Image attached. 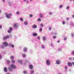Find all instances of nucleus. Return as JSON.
<instances>
[{
	"label": "nucleus",
	"instance_id": "58836bf2",
	"mask_svg": "<svg viewBox=\"0 0 74 74\" xmlns=\"http://www.w3.org/2000/svg\"><path fill=\"white\" fill-rule=\"evenodd\" d=\"M67 38L66 37H64V41H66V40H67Z\"/></svg>",
	"mask_w": 74,
	"mask_h": 74
},
{
	"label": "nucleus",
	"instance_id": "a878e982",
	"mask_svg": "<svg viewBox=\"0 0 74 74\" xmlns=\"http://www.w3.org/2000/svg\"><path fill=\"white\" fill-rule=\"evenodd\" d=\"M24 60V61L26 63L29 62V61H28L26 59Z\"/></svg>",
	"mask_w": 74,
	"mask_h": 74
},
{
	"label": "nucleus",
	"instance_id": "c03bdc74",
	"mask_svg": "<svg viewBox=\"0 0 74 74\" xmlns=\"http://www.w3.org/2000/svg\"><path fill=\"white\" fill-rule=\"evenodd\" d=\"M69 60H72V57H70L69 58Z\"/></svg>",
	"mask_w": 74,
	"mask_h": 74
},
{
	"label": "nucleus",
	"instance_id": "e433bc0d",
	"mask_svg": "<svg viewBox=\"0 0 74 74\" xmlns=\"http://www.w3.org/2000/svg\"><path fill=\"white\" fill-rule=\"evenodd\" d=\"M62 7H63V5H60L59 8H62Z\"/></svg>",
	"mask_w": 74,
	"mask_h": 74
},
{
	"label": "nucleus",
	"instance_id": "1a4fd4ad",
	"mask_svg": "<svg viewBox=\"0 0 74 74\" xmlns=\"http://www.w3.org/2000/svg\"><path fill=\"white\" fill-rule=\"evenodd\" d=\"M29 68L30 69L32 70L33 69V65L30 64L29 66Z\"/></svg>",
	"mask_w": 74,
	"mask_h": 74
},
{
	"label": "nucleus",
	"instance_id": "49530a36",
	"mask_svg": "<svg viewBox=\"0 0 74 74\" xmlns=\"http://www.w3.org/2000/svg\"><path fill=\"white\" fill-rule=\"evenodd\" d=\"M50 45H51V47H53V45L52 43H51Z\"/></svg>",
	"mask_w": 74,
	"mask_h": 74
},
{
	"label": "nucleus",
	"instance_id": "0e129e2a",
	"mask_svg": "<svg viewBox=\"0 0 74 74\" xmlns=\"http://www.w3.org/2000/svg\"><path fill=\"white\" fill-rule=\"evenodd\" d=\"M2 1L4 2V3H5V1L4 0H2Z\"/></svg>",
	"mask_w": 74,
	"mask_h": 74
},
{
	"label": "nucleus",
	"instance_id": "a211bd4d",
	"mask_svg": "<svg viewBox=\"0 0 74 74\" xmlns=\"http://www.w3.org/2000/svg\"><path fill=\"white\" fill-rule=\"evenodd\" d=\"M11 62L12 63V64H14L15 63V60H12Z\"/></svg>",
	"mask_w": 74,
	"mask_h": 74
},
{
	"label": "nucleus",
	"instance_id": "c85d7f7f",
	"mask_svg": "<svg viewBox=\"0 0 74 74\" xmlns=\"http://www.w3.org/2000/svg\"><path fill=\"white\" fill-rule=\"evenodd\" d=\"M10 47H11L12 48H14V45L13 44L11 45H10Z\"/></svg>",
	"mask_w": 74,
	"mask_h": 74
},
{
	"label": "nucleus",
	"instance_id": "dca6fc26",
	"mask_svg": "<svg viewBox=\"0 0 74 74\" xmlns=\"http://www.w3.org/2000/svg\"><path fill=\"white\" fill-rule=\"evenodd\" d=\"M24 24L25 25H28V23L27 21H25L24 22Z\"/></svg>",
	"mask_w": 74,
	"mask_h": 74
},
{
	"label": "nucleus",
	"instance_id": "774afa93",
	"mask_svg": "<svg viewBox=\"0 0 74 74\" xmlns=\"http://www.w3.org/2000/svg\"><path fill=\"white\" fill-rule=\"evenodd\" d=\"M73 18H74V15H73Z\"/></svg>",
	"mask_w": 74,
	"mask_h": 74
},
{
	"label": "nucleus",
	"instance_id": "20e7f679",
	"mask_svg": "<svg viewBox=\"0 0 74 74\" xmlns=\"http://www.w3.org/2000/svg\"><path fill=\"white\" fill-rule=\"evenodd\" d=\"M3 45L5 47H7L8 46V42H4L3 43Z\"/></svg>",
	"mask_w": 74,
	"mask_h": 74
},
{
	"label": "nucleus",
	"instance_id": "5701e85b",
	"mask_svg": "<svg viewBox=\"0 0 74 74\" xmlns=\"http://www.w3.org/2000/svg\"><path fill=\"white\" fill-rule=\"evenodd\" d=\"M34 72V70H32L30 71L31 73V74H33Z\"/></svg>",
	"mask_w": 74,
	"mask_h": 74
},
{
	"label": "nucleus",
	"instance_id": "9b49d317",
	"mask_svg": "<svg viewBox=\"0 0 74 74\" xmlns=\"http://www.w3.org/2000/svg\"><path fill=\"white\" fill-rule=\"evenodd\" d=\"M37 25H32V27L33 29H36L37 27Z\"/></svg>",
	"mask_w": 74,
	"mask_h": 74
},
{
	"label": "nucleus",
	"instance_id": "6e6d98bb",
	"mask_svg": "<svg viewBox=\"0 0 74 74\" xmlns=\"http://www.w3.org/2000/svg\"><path fill=\"white\" fill-rule=\"evenodd\" d=\"M9 4L10 6H11V5H12V4H11V3H9Z\"/></svg>",
	"mask_w": 74,
	"mask_h": 74
},
{
	"label": "nucleus",
	"instance_id": "cd10ccee",
	"mask_svg": "<svg viewBox=\"0 0 74 74\" xmlns=\"http://www.w3.org/2000/svg\"><path fill=\"white\" fill-rule=\"evenodd\" d=\"M1 48H2V49H4V46H3V45H1Z\"/></svg>",
	"mask_w": 74,
	"mask_h": 74
},
{
	"label": "nucleus",
	"instance_id": "4c0bfd02",
	"mask_svg": "<svg viewBox=\"0 0 74 74\" xmlns=\"http://www.w3.org/2000/svg\"><path fill=\"white\" fill-rule=\"evenodd\" d=\"M29 17H30V18H32V17H33V14H30L29 16Z\"/></svg>",
	"mask_w": 74,
	"mask_h": 74
},
{
	"label": "nucleus",
	"instance_id": "603ef678",
	"mask_svg": "<svg viewBox=\"0 0 74 74\" xmlns=\"http://www.w3.org/2000/svg\"><path fill=\"white\" fill-rule=\"evenodd\" d=\"M67 10H69V6H68L66 8Z\"/></svg>",
	"mask_w": 74,
	"mask_h": 74
},
{
	"label": "nucleus",
	"instance_id": "f3484780",
	"mask_svg": "<svg viewBox=\"0 0 74 74\" xmlns=\"http://www.w3.org/2000/svg\"><path fill=\"white\" fill-rule=\"evenodd\" d=\"M27 48H26L25 47L23 49V51H24V52H26V51H27Z\"/></svg>",
	"mask_w": 74,
	"mask_h": 74
},
{
	"label": "nucleus",
	"instance_id": "e2e57ef3",
	"mask_svg": "<svg viewBox=\"0 0 74 74\" xmlns=\"http://www.w3.org/2000/svg\"><path fill=\"white\" fill-rule=\"evenodd\" d=\"M9 36V38H10V37H12V35H10Z\"/></svg>",
	"mask_w": 74,
	"mask_h": 74
},
{
	"label": "nucleus",
	"instance_id": "b1692460",
	"mask_svg": "<svg viewBox=\"0 0 74 74\" xmlns=\"http://www.w3.org/2000/svg\"><path fill=\"white\" fill-rule=\"evenodd\" d=\"M41 48L42 49H44V48H45V46L44 45H42L41 46Z\"/></svg>",
	"mask_w": 74,
	"mask_h": 74
},
{
	"label": "nucleus",
	"instance_id": "3c124183",
	"mask_svg": "<svg viewBox=\"0 0 74 74\" xmlns=\"http://www.w3.org/2000/svg\"><path fill=\"white\" fill-rule=\"evenodd\" d=\"M56 38V36H54L53 37V38Z\"/></svg>",
	"mask_w": 74,
	"mask_h": 74
},
{
	"label": "nucleus",
	"instance_id": "2f4dec72",
	"mask_svg": "<svg viewBox=\"0 0 74 74\" xmlns=\"http://www.w3.org/2000/svg\"><path fill=\"white\" fill-rule=\"evenodd\" d=\"M20 19L21 21H23V18H20Z\"/></svg>",
	"mask_w": 74,
	"mask_h": 74
},
{
	"label": "nucleus",
	"instance_id": "4468645a",
	"mask_svg": "<svg viewBox=\"0 0 74 74\" xmlns=\"http://www.w3.org/2000/svg\"><path fill=\"white\" fill-rule=\"evenodd\" d=\"M39 16L41 18H42V17L43 16V14L41 13H40L39 14Z\"/></svg>",
	"mask_w": 74,
	"mask_h": 74
},
{
	"label": "nucleus",
	"instance_id": "f257e3e1",
	"mask_svg": "<svg viewBox=\"0 0 74 74\" xmlns=\"http://www.w3.org/2000/svg\"><path fill=\"white\" fill-rule=\"evenodd\" d=\"M9 71L10 72H13L14 70L13 69H16V66L15 65L12 64L10 65V66L8 67Z\"/></svg>",
	"mask_w": 74,
	"mask_h": 74
},
{
	"label": "nucleus",
	"instance_id": "ea45409f",
	"mask_svg": "<svg viewBox=\"0 0 74 74\" xmlns=\"http://www.w3.org/2000/svg\"><path fill=\"white\" fill-rule=\"evenodd\" d=\"M2 58V55H0V60Z\"/></svg>",
	"mask_w": 74,
	"mask_h": 74
},
{
	"label": "nucleus",
	"instance_id": "412c9836",
	"mask_svg": "<svg viewBox=\"0 0 74 74\" xmlns=\"http://www.w3.org/2000/svg\"><path fill=\"white\" fill-rule=\"evenodd\" d=\"M43 40L44 41H45V40H46V38L45 36L43 37Z\"/></svg>",
	"mask_w": 74,
	"mask_h": 74
},
{
	"label": "nucleus",
	"instance_id": "5fc2aeb1",
	"mask_svg": "<svg viewBox=\"0 0 74 74\" xmlns=\"http://www.w3.org/2000/svg\"><path fill=\"white\" fill-rule=\"evenodd\" d=\"M29 1H26V3L27 4H29Z\"/></svg>",
	"mask_w": 74,
	"mask_h": 74
},
{
	"label": "nucleus",
	"instance_id": "0eeeda50",
	"mask_svg": "<svg viewBox=\"0 0 74 74\" xmlns=\"http://www.w3.org/2000/svg\"><path fill=\"white\" fill-rule=\"evenodd\" d=\"M46 64L49 66L50 65V62H49V60H47L46 61Z\"/></svg>",
	"mask_w": 74,
	"mask_h": 74
},
{
	"label": "nucleus",
	"instance_id": "bf43d9fd",
	"mask_svg": "<svg viewBox=\"0 0 74 74\" xmlns=\"http://www.w3.org/2000/svg\"><path fill=\"white\" fill-rule=\"evenodd\" d=\"M72 53L73 54V55H74V51H72Z\"/></svg>",
	"mask_w": 74,
	"mask_h": 74
},
{
	"label": "nucleus",
	"instance_id": "72a5a7b5",
	"mask_svg": "<svg viewBox=\"0 0 74 74\" xmlns=\"http://www.w3.org/2000/svg\"><path fill=\"white\" fill-rule=\"evenodd\" d=\"M38 20L39 22H40V21H41V18H39Z\"/></svg>",
	"mask_w": 74,
	"mask_h": 74
},
{
	"label": "nucleus",
	"instance_id": "f8f14e48",
	"mask_svg": "<svg viewBox=\"0 0 74 74\" xmlns=\"http://www.w3.org/2000/svg\"><path fill=\"white\" fill-rule=\"evenodd\" d=\"M4 71L5 73L7 72V68L6 67H5L4 69Z\"/></svg>",
	"mask_w": 74,
	"mask_h": 74
},
{
	"label": "nucleus",
	"instance_id": "393cba45",
	"mask_svg": "<svg viewBox=\"0 0 74 74\" xmlns=\"http://www.w3.org/2000/svg\"><path fill=\"white\" fill-rule=\"evenodd\" d=\"M13 29L12 28V27H10L9 28V30L10 31H12V29Z\"/></svg>",
	"mask_w": 74,
	"mask_h": 74
},
{
	"label": "nucleus",
	"instance_id": "680f3d73",
	"mask_svg": "<svg viewBox=\"0 0 74 74\" xmlns=\"http://www.w3.org/2000/svg\"><path fill=\"white\" fill-rule=\"evenodd\" d=\"M55 34V35H56L57 34V33H55L54 34Z\"/></svg>",
	"mask_w": 74,
	"mask_h": 74
},
{
	"label": "nucleus",
	"instance_id": "37998d69",
	"mask_svg": "<svg viewBox=\"0 0 74 74\" xmlns=\"http://www.w3.org/2000/svg\"><path fill=\"white\" fill-rule=\"evenodd\" d=\"M44 3H45V4H46V3H47V0H45L44 1Z\"/></svg>",
	"mask_w": 74,
	"mask_h": 74
},
{
	"label": "nucleus",
	"instance_id": "39448f33",
	"mask_svg": "<svg viewBox=\"0 0 74 74\" xmlns=\"http://www.w3.org/2000/svg\"><path fill=\"white\" fill-rule=\"evenodd\" d=\"M61 63V61L60 60H57L56 61V64H60Z\"/></svg>",
	"mask_w": 74,
	"mask_h": 74
},
{
	"label": "nucleus",
	"instance_id": "c756f323",
	"mask_svg": "<svg viewBox=\"0 0 74 74\" xmlns=\"http://www.w3.org/2000/svg\"><path fill=\"white\" fill-rule=\"evenodd\" d=\"M42 28H40L39 29L40 32H42Z\"/></svg>",
	"mask_w": 74,
	"mask_h": 74
},
{
	"label": "nucleus",
	"instance_id": "473e14b6",
	"mask_svg": "<svg viewBox=\"0 0 74 74\" xmlns=\"http://www.w3.org/2000/svg\"><path fill=\"white\" fill-rule=\"evenodd\" d=\"M19 14H20V13L19 12L17 11L16 12V14H17V15H19Z\"/></svg>",
	"mask_w": 74,
	"mask_h": 74
},
{
	"label": "nucleus",
	"instance_id": "338daca9",
	"mask_svg": "<svg viewBox=\"0 0 74 74\" xmlns=\"http://www.w3.org/2000/svg\"><path fill=\"white\" fill-rule=\"evenodd\" d=\"M60 42V40H58V41H57V42Z\"/></svg>",
	"mask_w": 74,
	"mask_h": 74
},
{
	"label": "nucleus",
	"instance_id": "ddd939ff",
	"mask_svg": "<svg viewBox=\"0 0 74 74\" xmlns=\"http://www.w3.org/2000/svg\"><path fill=\"white\" fill-rule=\"evenodd\" d=\"M33 36H37V34L36 33V32H34L33 34Z\"/></svg>",
	"mask_w": 74,
	"mask_h": 74
},
{
	"label": "nucleus",
	"instance_id": "f03ea898",
	"mask_svg": "<svg viewBox=\"0 0 74 74\" xmlns=\"http://www.w3.org/2000/svg\"><path fill=\"white\" fill-rule=\"evenodd\" d=\"M14 28H15V30H18V25L17 23H14L13 24Z\"/></svg>",
	"mask_w": 74,
	"mask_h": 74
},
{
	"label": "nucleus",
	"instance_id": "6ab92c4d",
	"mask_svg": "<svg viewBox=\"0 0 74 74\" xmlns=\"http://www.w3.org/2000/svg\"><path fill=\"white\" fill-rule=\"evenodd\" d=\"M22 56L23 57V58H25V57H26V54H22Z\"/></svg>",
	"mask_w": 74,
	"mask_h": 74
},
{
	"label": "nucleus",
	"instance_id": "13d9d810",
	"mask_svg": "<svg viewBox=\"0 0 74 74\" xmlns=\"http://www.w3.org/2000/svg\"><path fill=\"white\" fill-rule=\"evenodd\" d=\"M5 15L6 16V15H8V14H7V13L6 12L4 13Z\"/></svg>",
	"mask_w": 74,
	"mask_h": 74
},
{
	"label": "nucleus",
	"instance_id": "a19ab883",
	"mask_svg": "<svg viewBox=\"0 0 74 74\" xmlns=\"http://www.w3.org/2000/svg\"><path fill=\"white\" fill-rule=\"evenodd\" d=\"M37 39H38V40H40V36H38L37 37Z\"/></svg>",
	"mask_w": 74,
	"mask_h": 74
},
{
	"label": "nucleus",
	"instance_id": "9d476101",
	"mask_svg": "<svg viewBox=\"0 0 74 74\" xmlns=\"http://www.w3.org/2000/svg\"><path fill=\"white\" fill-rule=\"evenodd\" d=\"M20 62V64L21 65H22V63H23V62H22V60H18V63H19Z\"/></svg>",
	"mask_w": 74,
	"mask_h": 74
},
{
	"label": "nucleus",
	"instance_id": "7c9ffc66",
	"mask_svg": "<svg viewBox=\"0 0 74 74\" xmlns=\"http://www.w3.org/2000/svg\"><path fill=\"white\" fill-rule=\"evenodd\" d=\"M40 26L42 27H44V25L43 24H41Z\"/></svg>",
	"mask_w": 74,
	"mask_h": 74
},
{
	"label": "nucleus",
	"instance_id": "4d7b16f0",
	"mask_svg": "<svg viewBox=\"0 0 74 74\" xmlns=\"http://www.w3.org/2000/svg\"><path fill=\"white\" fill-rule=\"evenodd\" d=\"M49 30H51V27H49Z\"/></svg>",
	"mask_w": 74,
	"mask_h": 74
},
{
	"label": "nucleus",
	"instance_id": "69168bd1",
	"mask_svg": "<svg viewBox=\"0 0 74 74\" xmlns=\"http://www.w3.org/2000/svg\"><path fill=\"white\" fill-rule=\"evenodd\" d=\"M72 64H73V66H74V62H72Z\"/></svg>",
	"mask_w": 74,
	"mask_h": 74
},
{
	"label": "nucleus",
	"instance_id": "864d4df0",
	"mask_svg": "<svg viewBox=\"0 0 74 74\" xmlns=\"http://www.w3.org/2000/svg\"><path fill=\"white\" fill-rule=\"evenodd\" d=\"M64 69H68V68L67 66H65L64 67Z\"/></svg>",
	"mask_w": 74,
	"mask_h": 74
},
{
	"label": "nucleus",
	"instance_id": "79ce46f5",
	"mask_svg": "<svg viewBox=\"0 0 74 74\" xmlns=\"http://www.w3.org/2000/svg\"><path fill=\"white\" fill-rule=\"evenodd\" d=\"M62 24L63 25H65V21H63L62 22Z\"/></svg>",
	"mask_w": 74,
	"mask_h": 74
},
{
	"label": "nucleus",
	"instance_id": "2eb2a0df",
	"mask_svg": "<svg viewBox=\"0 0 74 74\" xmlns=\"http://www.w3.org/2000/svg\"><path fill=\"white\" fill-rule=\"evenodd\" d=\"M10 59L11 60H14V57L12 56H10Z\"/></svg>",
	"mask_w": 74,
	"mask_h": 74
},
{
	"label": "nucleus",
	"instance_id": "bb28decb",
	"mask_svg": "<svg viewBox=\"0 0 74 74\" xmlns=\"http://www.w3.org/2000/svg\"><path fill=\"white\" fill-rule=\"evenodd\" d=\"M7 63L8 64H10V60H7Z\"/></svg>",
	"mask_w": 74,
	"mask_h": 74
},
{
	"label": "nucleus",
	"instance_id": "f704fd0d",
	"mask_svg": "<svg viewBox=\"0 0 74 74\" xmlns=\"http://www.w3.org/2000/svg\"><path fill=\"white\" fill-rule=\"evenodd\" d=\"M12 31H11L10 30H8V32L9 33H11V32Z\"/></svg>",
	"mask_w": 74,
	"mask_h": 74
},
{
	"label": "nucleus",
	"instance_id": "c9c22d12",
	"mask_svg": "<svg viewBox=\"0 0 74 74\" xmlns=\"http://www.w3.org/2000/svg\"><path fill=\"white\" fill-rule=\"evenodd\" d=\"M23 73H24V74H27V71H24L23 72Z\"/></svg>",
	"mask_w": 74,
	"mask_h": 74
},
{
	"label": "nucleus",
	"instance_id": "423d86ee",
	"mask_svg": "<svg viewBox=\"0 0 74 74\" xmlns=\"http://www.w3.org/2000/svg\"><path fill=\"white\" fill-rule=\"evenodd\" d=\"M9 39V36H4L3 38V40H6V39Z\"/></svg>",
	"mask_w": 74,
	"mask_h": 74
},
{
	"label": "nucleus",
	"instance_id": "de8ad7c7",
	"mask_svg": "<svg viewBox=\"0 0 74 74\" xmlns=\"http://www.w3.org/2000/svg\"><path fill=\"white\" fill-rule=\"evenodd\" d=\"M49 14L51 15H52V12H49Z\"/></svg>",
	"mask_w": 74,
	"mask_h": 74
},
{
	"label": "nucleus",
	"instance_id": "4be33fe9",
	"mask_svg": "<svg viewBox=\"0 0 74 74\" xmlns=\"http://www.w3.org/2000/svg\"><path fill=\"white\" fill-rule=\"evenodd\" d=\"M62 48H59L58 49V51H62Z\"/></svg>",
	"mask_w": 74,
	"mask_h": 74
},
{
	"label": "nucleus",
	"instance_id": "aec40b11",
	"mask_svg": "<svg viewBox=\"0 0 74 74\" xmlns=\"http://www.w3.org/2000/svg\"><path fill=\"white\" fill-rule=\"evenodd\" d=\"M70 25L71 26H73L74 25V23L73 22H71L70 23Z\"/></svg>",
	"mask_w": 74,
	"mask_h": 74
},
{
	"label": "nucleus",
	"instance_id": "8fccbe9b",
	"mask_svg": "<svg viewBox=\"0 0 74 74\" xmlns=\"http://www.w3.org/2000/svg\"><path fill=\"white\" fill-rule=\"evenodd\" d=\"M71 36L72 37H74V34H71Z\"/></svg>",
	"mask_w": 74,
	"mask_h": 74
},
{
	"label": "nucleus",
	"instance_id": "a18cd8bd",
	"mask_svg": "<svg viewBox=\"0 0 74 74\" xmlns=\"http://www.w3.org/2000/svg\"><path fill=\"white\" fill-rule=\"evenodd\" d=\"M66 20L67 21H69V18L67 17L66 18Z\"/></svg>",
	"mask_w": 74,
	"mask_h": 74
},
{
	"label": "nucleus",
	"instance_id": "7ed1b4c3",
	"mask_svg": "<svg viewBox=\"0 0 74 74\" xmlns=\"http://www.w3.org/2000/svg\"><path fill=\"white\" fill-rule=\"evenodd\" d=\"M11 16H12V14L11 13L10 14H8L6 15V17L7 18H8V19H10V18H11Z\"/></svg>",
	"mask_w": 74,
	"mask_h": 74
},
{
	"label": "nucleus",
	"instance_id": "09e8293b",
	"mask_svg": "<svg viewBox=\"0 0 74 74\" xmlns=\"http://www.w3.org/2000/svg\"><path fill=\"white\" fill-rule=\"evenodd\" d=\"M12 45V44H11V43H9L8 45L9 46V47H11V46L10 45Z\"/></svg>",
	"mask_w": 74,
	"mask_h": 74
},
{
	"label": "nucleus",
	"instance_id": "6e6552de",
	"mask_svg": "<svg viewBox=\"0 0 74 74\" xmlns=\"http://www.w3.org/2000/svg\"><path fill=\"white\" fill-rule=\"evenodd\" d=\"M67 65L69 67H71V66H72L73 65L72 64V63L71 62H68L67 63Z\"/></svg>",
	"mask_w": 74,
	"mask_h": 74
},
{
	"label": "nucleus",
	"instance_id": "052dcab7",
	"mask_svg": "<svg viewBox=\"0 0 74 74\" xmlns=\"http://www.w3.org/2000/svg\"><path fill=\"white\" fill-rule=\"evenodd\" d=\"M1 28H2V25H0V29H1Z\"/></svg>",
	"mask_w": 74,
	"mask_h": 74
}]
</instances>
